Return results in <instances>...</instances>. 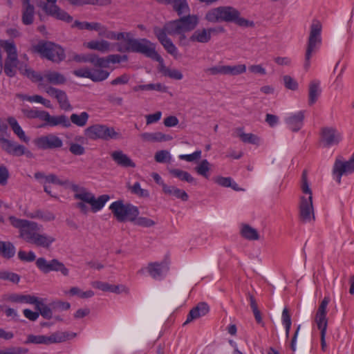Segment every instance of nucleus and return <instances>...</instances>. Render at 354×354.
Returning <instances> with one entry per match:
<instances>
[{"instance_id":"nucleus-1","label":"nucleus","mask_w":354,"mask_h":354,"mask_svg":"<svg viewBox=\"0 0 354 354\" xmlns=\"http://www.w3.org/2000/svg\"><path fill=\"white\" fill-rule=\"evenodd\" d=\"M198 22L199 19L197 15H188L178 19L167 22L163 28H155L154 33L167 53L171 55L174 59H178L180 57V54L176 46L168 37V35L171 36L178 35L179 45L181 46H189V42L192 41L190 37L187 38L185 32L194 30L198 24Z\"/></svg>"},{"instance_id":"nucleus-2","label":"nucleus","mask_w":354,"mask_h":354,"mask_svg":"<svg viewBox=\"0 0 354 354\" xmlns=\"http://www.w3.org/2000/svg\"><path fill=\"white\" fill-rule=\"evenodd\" d=\"M72 188L75 192V198L79 201L76 207L84 214L88 213L89 210L94 213L100 212L111 199L108 194H102L96 197L88 189L77 185H73Z\"/></svg>"},{"instance_id":"nucleus-3","label":"nucleus","mask_w":354,"mask_h":354,"mask_svg":"<svg viewBox=\"0 0 354 354\" xmlns=\"http://www.w3.org/2000/svg\"><path fill=\"white\" fill-rule=\"evenodd\" d=\"M118 33H124L128 35L120 39V41H124L127 44L125 46L118 45V50L120 52L132 51L140 53L151 59L156 57L161 60L160 55L156 50V44L154 43L147 39H133L130 32H118Z\"/></svg>"},{"instance_id":"nucleus-4","label":"nucleus","mask_w":354,"mask_h":354,"mask_svg":"<svg viewBox=\"0 0 354 354\" xmlns=\"http://www.w3.org/2000/svg\"><path fill=\"white\" fill-rule=\"evenodd\" d=\"M24 241L47 248L55 241V238L46 234H41L37 223L24 219Z\"/></svg>"},{"instance_id":"nucleus-5","label":"nucleus","mask_w":354,"mask_h":354,"mask_svg":"<svg viewBox=\"0 0 354 354\" xmlns=\"http://www.w3.org/2000/svg\"><path fill=\"white\" fill-rule=\"evenodd\" d=\"M300 189V216L304 222H310L315 218L313 205V192L305 175L303 176Z\"/></svg>"},{"instance_id":"nucleus-6","label":"nucleus","mask_w":354,"mask_h":354,"mask_svg":"<svg viewBox=\"0 0 354 354\" xmlns=\"http://www.w3.org/2000/svg\"><path fill=\"white\" fill-rule=\"evenodd\" d=\"M322 23L317 19H313L309 24L308 46L306 53V67L309 66L313 53L319 48L322 43Z\"/></svg>"},{"instance_id":"nucleus-7","label":"nucleus","mask_w":354,"mask_h":354,"mask_svg":"<svg viewBox=\"0 0 354 354\" xmlns=\"http://www.w3.org/2000/svg\"><path fill=\"white\" fill-rule=\"evenodd\" d=\"M109 209L116 220L120 222L134 221L139 215L137 207L129 203H124L122 200L111 203Z\"/></svg>"},{"instance_id":"nucleus-8","label":"nucleus","mask_w":354,"mask_h":354,"mask_svg":"<svg viewBox=\"0 0 354 354\" xmlns=\"http://www.w3.org/2000/svg\"><path fill=\"white\" fill-rule=\"evenodd\" d=\"M24 76H26L33 82H37L38 86L40 88H44L45 91L48 87L45 85L46 81L55 85L64 84L66 81L64 75L59 72L51 71H46L44 75H41L30 68H25L24 69Z\"/></svg>"},{"instance_id":"nucleus-9","label":"nucleus","mask_w":354,"mask_h":354,"mask_svg":"<svg viewBox=\"0 0 354 354\" xmlns=\"http://www.w3.org/2000/svg\"><path fill=\"white\" fill-rule=\"evenodd\" d=\"M1 50L7 54L4 72L8 76L12 77L16 73L19 64L16 46L13 42L0 39V55L2 57Z\"/></svg>"},{"instance_id":"nucleus-10","label":"nucleus","mask_w":354,"mask_h":354,"mask_svg":"<svg viewBox=\"0 0 354 354\" xmlns=\"http://www.w3.org/2000/svg\"><path fill=\"white\" fill-rule=\"evenodd\" d=\"M34 50L55 62H59L65 58L64 50L60 46L51 42H39L34 46Z\"/></svg>"},{"instance_id":"nucleus-11","label":"nucleus","mask_w":354,"mask_h":354,"mask_svg":"<svg viewBox=\"0 0 354 354\" xmlns=\"http://www.w3.org/2000/svg\"><path fill=\"white\" fill-rule=\"evenodd\" d=\"M107 68L95 67L91 68L88 67L79 68L73 71V74L78 77L88 78L93 82H102L106 80L110 75V71Z\"/></svg>"},{"instance_id":"nucleus-12","label":"nucleus","mask_w":354,"mask_h":354,"mask_svg":"<svg viewBox=\"0 0 354 354\" xmlns=\"http://www.w3.org/2000/svg\"><path fill=\"white\" fill-rule=\"evenodd\" d=\"M222 19L224 22L234 23L242 27H252L254 22L241 17V13L236 8L231 6H221Z\"/></svg>"},{"instance_id":"nucleus-13","label":"nucleus","mask_w":354,"mask_h":354,"mask_svg":"<svg viewBox=\"0 0 354 354\" xmlns=\"http://www.w3.org/2000/svg\"><path fill=\"white\" fill-rule=\"evenodd\" d=\"M32 117H37L50 127L61 126L64 128L71 127V121L65 115H51L48 112L41 111L32 114Z\"/></svg>"},{"instance_id":"nucleus-14","label":"nucleus","mask_w":354,"mask_h":354,"mask_svg":"<svg viewBox=\"0 0 354 354\" xmlns=\"http://www.w3.org/2000/svg\"><path fill=\"white\" fill-rule=\"evenodd\" d=\"M86 30H95L97 32L99 37L106 38L111 40L119 41L120 39L124 38L128 35L124 33H118V32L110 30L107 27L97 22L86 21Z\"/></svg>"},{"instance_id":"nucleus-15","label":"nucleus","mask_w":354,"mask_h":354,"mask_svg":"<svg viewBox=\"0 0 354 354\" xmlns=\"http://www.w3.org/2000/svg\"><path fill=\"white\" fill-rule=\"evenodd\" d=\"M37 266L43 272L47 273L51 271L60 272L64 276L69 274V270L64 264L57 259L47 261L44 258H39L36 261Z\"/></svg>"},{"instance_id":"nucleus-16","label":"nucleus","mask_w":354,"mask_h":354,"mask_svg":"<svg viewBox=\"0 0 354 354\" xmlns=\"http://www.w3.org/2000/svg\"><path fill=\"white\" fill-rule=\"evenodd\" d=\"M46 1L43 3L42 9L47 15L67 23L73 21L71 16L56 5L57 0H46Z\"/></svg>"},{"instance_id":"nucleus-17","label":"nucleus","mask_w":354,"mask_h":354,"mask_svg":"<svg viewBox=\"0 0 354 354\" xmlns=\"http://www.w3.org/2000/svg\"><path fill=\"white\" fill-rule=\"evenodd\" d=\"M169 263L167 261L161 262H153L142 267L138 273L140 274H149L154 279L162 277L168 270Z\"/></svg>"},{"instance_id":"nucleus-18","label":"nucleus","mask_w":354,"mask_h":354,"mask_svg":"<svg viewBox=\"0 0 354 354\" xmlns=\"http://www.w3.org/2000/svg\"><path fill=\"white\" fill-rule=\"evenodd\" d=\"M85 134L88 138L93 140L113 138L116 136L113 129L97 124L86 129Z\"/></svg>"},{"instance_id":"nucleus-19","label":"nucleus","mask_w":354,"mask_h":354,"mask_svg":"<svg viewBox=\"0 0 354 354\" xmlns=\"http://www.w3.org/2000/svg\"><path fill=\"white\" fill-rule=\"evenodd\" d=\"M354 171V152L351 158L346 162L337 160L333 167V176L337 181L340 182L343 175H348Z\"/></svg>"},{"instance_id":"nucleus-20","label":"nucleus","mask_w":354,"mask_h":354,"mask_svg":"<svg viewBox=\"0 0 354 354\" xmlns=\"http://www.w3.org/2000/svg\"><path fill=\"white\" fill-rule=\"evenodd\" d=\"M342 139V136L336 129L324 127L321 132L320 142L324 147L337 145Z\"/></svg>"},{"instance_id":"nucleus-21","label":"nucleus","mask_w":354,"mask_h":354,"mask_svg":"<svg viewBox=\"0 0 354 354\" xmlns=\"http://www.w3.org/2000/svg\"><path fill=\"white\" fill-rule=\"evenodd\" d=\"M84 48L106 53L114 50L115 45L104 39H92L83 44Z\"/></svg>"},{"instance_id":"nucleus-22","label":"nucleus","mask_w":354,"mask_h":354,"mask_svg":"<svg viewBox=\"0 0 354 354\" xmlns=\"http://www.w3.org/2000/svg\"><path fill=\"white\" fill-rule=\"evenodd\" d=\"M304 112L302 111L288 113L285 116V122L292 131H299L304 125Z\"/></svg>"},{"instance_id":"nucleus-23","label":"nucleus","mask_w":354,"mask_h":354,"mask_svg":"<svg viewBox=\"0 0 354 354\" xmlns=\"http://www.w3.org/2000/svg\"><path fill=\"white\" fill-rule=\"evenodd\" d=\"M46 92L50 96L54 97L57 99L59 104V106L62 110L65 111L72 110V106L68 100L67 95L65 92L52 86L47 87L46 88Z\"/></svg>"},{"instance_id":"nucleus-24","label":"nucleus","mask_w":354,"mask_h":354,"mask_svg":"<svg viewBox=\"0 0 354 354\" xmlns=\"http://www.w3.org/2000/svg\"><path fill=\"white\" fill-rule=\"evenodd\" d=\"M35 142L37 147L41 149L59 148L63 145L62 139L54 134L41 136L37 138Z\"/></svg>"},{"instance_id":"nucleus-25","label":"nucleus","mask_w":354,"mask_h":354,"mask_svg":"<svg viewBox=\"0 0 354 354\" xmlns=\"http://www.w3.org/2000/svg\"><path fill=\"white\" fill-rule=\"evenodd\" d=\"M329 298L324 297L315 315V323L317 328L321 332L326 331L327 319H326V308L329 303Z\"/></svg>"},{"instance_id":"nucleus-26","label":"nucleus","mask_w":354,"mask_h":354,"mask_svg":"<svg viewBox=\"0 0 354 354\" xmlns=\"http://www.w3.org/2000/svg\"><path fill=\"white\" fill-rule=\"evenodd\" d=\"M216 30V28H200L195 30L190 37L192 42H198L205 44L209 42L212 38V34Z\"/></svg>"},{"instance_id":"nucleus-27","label":"nucleus","mask_w":354,"mask_h":354,"mask_svg":"<svg viewBox=\"0 0 354 354\" xmlns=\"http://www.w3.org/2000/svg\"><path fill=\"white\" fill-rule=\"evenodd\" d=\"M35 176L37 179L41 180L42 183H44L45 192L50 194L51 196L55 198H57V196L56 194H52L51 191L49 189V187L46 184L53 183L55 185H66L67 183L66 180H60L55 175L44 176L41 173H37L35 174Z\"/></svg>"},{"instance_id":"nucleus-28","label":"nucleus","mask_w":354,"mask_h":354,"mask_svg":"<svg viewBox=\"0 0 354 354\" xmlns=\"http://www.w3.org/2000/svg\"><path fill=\"white\" fill-rule=\"evenodd\" d=\"M209 311V306L205 302H201L196 306L193 308L189 315H187V320L184 324H187L192 321L198 319L203 316L206 315Z\"/></svg>"},{"instance_id":"nucleus-29","label":"nucleus","mask_w":354,"mask_h":354,"mask_svg":"<svg viewBox=\"0 0 354 354\" xmlns=\"http://www.w3.org/2000/svg\"><path fill=\"white\" fill-rule=\"evenodd\" d=\"M77 333L70 331H56L50 335L47 336V343L48 344H57L74 339Z\"/></svg>"},{"instance_id":"nucleus-30","label":"nucleus","mask_w":354,"mask_h":354,"mask_svg":"<svg viewBox=\"0 0 354 354\" xmlns=\"http://www.w3.org/2000/svg\"><path fill=\"white\" fill-rule=\"evenodd\" d=\"M239 232L241 237L248 241H258L261 238V234L259 231L248 223H242L240 225Z\"/></svg>"},{"instance_id":"nucleus-31","label":"nucleus","mask_w":354,"mask_h":354,"mask_svg":"<svg viewBox=\"0 0 354 354\" xmlns=\"http://www.w3.org/2000/svg\"><path fill=\"white\" fill-rule=\"evenodd\" d=\"M111 158L118 165L123 167H135V162L123 151L120 150L111 153Z\"/></svg>"},{"instance_id":"nucleus-32","label":"nucleus","mask_w":354,"mask_h":354,"mask_svg":"<svg viewBox=\"0 0 354 354\" xmlns=\"http://www.w3.org/2000/svg\"><path fill=\"white\" fill-rule=\"evenodd\" d=\"M127 55H110L106 57H99L98 67L109 68L110 64H118L127 61Z\"/></svg>"},{"instance_id":"nucleus-33","label":"nucleus","mask_w":354,"mask_h":354,"mask_svg":"<svg viewBox=\"0 0 354 354\" xmlns=\"http://www.w3.org/2000/svg\"><path fill=\"white\" fill-rule=\"evenodd\" d=\"M214 182L223 187H230L234 191H243L239 185L231 178L223 176H216L213 178Z\"/></svg>"},{"instance_id":"nucleus-34","label":"nucleus","mask_w":354,"mask_h":354,"mask_svg":"<svg viewBox=\"0 0 354 354\" xmlns=\"http://www.w3.org/2000/svg\"><path fill=\"white\" fill-rule=\"evenodd\" d=\"M322 93L320 82L318 80H313L309 84L308 103L314 104L319 97Z\"/></svg>"},{"instance_id":"nucleus-35","label":"nucleus","mask_w":354,"mask_h":354,"mask_svg":"<svg viewBox=\"0 0 354 354\" xmlns=\"http://www.w3.org/2000/svg\"><path fill=\"white\" fill-rule=\"evenodd\" d=\"M64 294L69 297L77 296L80 299L91 298L95 295L92 290H83L77 286L71 287L69 290H65Z\"/></svg>"},{"instance_id":"nucleus-36","label":"nucleus","mask_w":354,"mask_h":354,"mask_svg":"<svg viewBox=\"0 0 354 354\" xmlns=\"http://www.w3.org/2000/svg\"><path fill=\"white\" fill-rule=\"evenodd\" d=\"M160 3L172 4L174 10L179 15L189 12V7L186 0H160Z\"/></svg>"},{"instance_id":"nucleus-37","label":"nucleus","mask_w":354,"mask_h":354,"mask_svg":"<svg viewBox=\"0 0 354 354\" xmlns=\"http://www.w3.org/2000/svg\"><path fill=\"white\" fill-rule=\"evenodd\" d=\"M163 192L167 195L180 199L182 201H187L189 199L187 193L185 190L179 189L176 186H164Z\"/></svg>"},{"instance_id":"nucleus-38","label":"nucleus","mask_w":354,"mask_h":354,"mask_svg":"<svg viewBox=\"0 0 354 354\" xmlns=\"http://www.w3.org/2000/svg\"><path fill=\"white\" fill-rule=\"evenodd\" d=\"M141 138L147 142H165L171 140V136L161 132L143 133Z\"/></svg>"},{"instance_id":"nucleus-39","label":"nucleus","mask_w":354,"mask_h":354,"mask_svg":"<svg viewBox=\"0 0 354 354\" xmlns=\"http://www.w3.org/2000/svg\"><path fill=\"white\" fill-rule=\"evenodd\" d=\"M73 61L77 63L89 62L95 67H98L99 56L94 53L88 54H75L73 58Z\"/></svg>"},{"instance_id":"nucleus-40","label":"nucleus","mask_w":354,"mask_h":354,"mask_svg":"<svg viewBox=\"0 0 354 354\" xmlns=\"http://www.w3.org/2000/svg\"><path fill=\"white\" fill-rule=\"evenodd\" d=\"M237 136L245 143L256 146L261 145V140L258 136L250 133H245L241 129L237 130Z\"/></svg>"},{"instance_id":"nucleus-41","label":"nucleus","mask_w":354,"mask_h":354,"mask_svg":"<svg viewBox=\"0 0 354 354\" xmlns=\"http://www.w3.org/2000/svg\"><path fill=\"white\" fill-rule=\"evenodd\" d=\"M211 169V163L207 159H203L200 161L194 168V170L198 175L203 176L206 179L209 178Z\"/></svg>"},{"instance_id":"nucleus-42","label":"nucleus","mask_w":354,"mask_h":354,"mask_svg":"<svg viewBox=\"0 0 354 354\" xmlns=\"http://www.w3.org/2000/svg\"><path fill=\"white\" fill-rule=\"evenodd\" d=\"M2 148L9 153L20 156L22 153V147L7 139L0 141Z\"/></svg>"},{"instance_id":"nucleus-43","label":"nucleus","mask_w":354,"mask_h":354,"mask_svg":"<svg viewBox=\"0 0 354 354\" xmlns=\"http://www.w3.org/2000/svg\"><path fill=\"white\" fill-rule=\"evenodd\" d=\"M84 138L82 136H78L75 138L77 142L69 143V151L71 153L75 156H82L85 153V148L82 146Z\"/></svg>"},{"instance_id":"nucleus-44","label":"nucleus","mask_w":354,"mask_h":354,"mask_svg":"<svg viewBox=\"0 0 354 354\" xmlns=\"http://www.w3.org/2000/svg\"><path fill=\"white\" fill-rule=\"evenodd\" d=\"M169 173L176 178H178L182 181H185L189 183H195L196 179L189 172L180 169H170Z\"/></svg>"},{"instance_id":"nucleus-45","label":"nucleus","mask_w":354,"mask_h":354,"mask_svg":"<svg viewBox=\"0 0 354 354\" xmlns=\"http://www.w3.org/2000/svg\"><path fill=\"white\" fill-rule=\"evenodd\" d=\"M205 19L211 23L223 21L221 6L209 10L205 15Z\"/></svg>"},{"instance_id":"nucleus-46","label":"nucleus","mask_w":354,"mask_h":354,"mask_svg":"<svg viewBox=\"0 0 354 354\" xmlns=\"http://www.w3.org/2000/svg\"><path fill=\"white\" fill-rule=\"evenodd\" d=\"M34 7L30 0H24V24H29L32 22Z\"/></svg>"},{"instance_id":"nucleus-47","label":"nucleus","mask_w":354,"mask_h":354,"mask_svg":"<svg viewBox=\"0 0 354 354\" xmlns=\"http://www.w3.org/2000/svg\"><path fill=\"white\" fill-rule=\"evenodd\" d=\"M15 254V247L10 242L0 241V255L10 259Z\"/></svg>"},{"instance_id":"nucleus-48","label":"nucleus","mask_w":354,"mask_h":354,"mask_svg":"<svg viewBox=\"0 0 354 354\" xmlns=\"http://www.w3.org/2000/svg\"><path fill=\"white\" fill-rule=\"evenodd\" d=\"M89 115L86 112H82L80 114L73 113L71 115V124L73 123L77 127H84L88 122Z\"/></svg>"},{"instance_id":"nucleus-49","label":"nucleus","mask_w":354,"mask_h":354,"mask_svg":"<svg viewBox=\"0 0 354 354\" xmlns=\"http://www.w3.org/2000/svg\"><path fill=\"white\" fill-rule=\"evenodd\" d=\"M135 91H139V90H154L160 92H165L167 91V87L161 84V83H156V84H142L139 85L134 88Z\"/></svg>"},{"instance_id":"nucleus-50","label":"nucleus","mask_w":354,"mask_h":354,"mask_svg":"<svg viewBox=\"0 0 354 354\" xmlns=\"http://www.w3.org/2000/svg\"><path fill=\"white\" fill-rule=\"evenodd\" d=\"M247 67L245 64L237 65H227L226 66V75H239L245 73Z\"/></svg>"},{"instance_id":"nucleus-51","label":"nucleus","mask_w":354,"mask_h":354,"mask_svg":"<svg viewBox=\"0 0 354 354\" xmlns=\"http://www.w3.org/2000/svg\"><path fill=\"white\" fill-rule=\"evenodd\" d=\"M201 156L202 151L198 149L189 154H180L178 156V158L180 160H185L188 162H193L199 160L201 158Z\"/></svg>"},{"instance_id":"nucleus-52","label":"nucleus","mask_w":354,"mask_h":354,"mask_svg":"<svg viewBox=\"0 0 354 354\" xmlns=\"http://www.w3.org/2000/svg\"><path fill=\"white\" fill-rule=\"evenodd\" d=\"M283 82L287 89L295 91L299 88L298 82L290 75H284L283 77Z\"/></svg>"},{"instance_id":"nucleus-53","label":"nucleus","mask_w":354,"mask_h":354,"mask_svg":"<svg viewBox=\"0 0 354 354\" xmlns=\"http://www.w3.org/2000/svg\"><path fill=\"white\" fill-rule=\"evenodd\" d=\"M41 315L44 319H50L53 317V310L46 304H44V300L41 302V304L39 307L37 308Z\"/></svg>"},{"instance_id":"nucleus-54","label":"nucleus","mask_w":354,"mask_h":354,"mask_svg":"<svg viewBox=\"0 0 354 354\" xmlns=\"http://www.w3.org/2000/svg\"><path fill=\"white\" fill-rule=\"evenodd\" d=\"M131 192L140 197H148L149 193L147 189H142L140 184L138 182L135 183L133 185L129 187Z\"/></svg>"},{"instance_id":"nucleus-55","label":"nucleus","mask_w":354,"mask_h":354,"mask_svg":"<svg viewBox=\"0 0 354 354\" xmlns=\"http://www.w3.org/2000/svg\"><path fill=\"white\" fill-rule=\"evenodd\" d=\"M42 301L43 299L37 297L35 295H24V303L34 305L35 309L41 306Z\"/></svg>"},{"instance_id":"nucleus-56","label":"nucleus","mask_w":354,"mask_h":354,"mask_svg":"<svg viewBox=\"0 0 354 354\" xmlns=\"http://www.w3.org/2000/svg\"><path fill=\"white\" fill-rule=\"evenodd\" d=\"M27 343L37 344H46L47 343V336L46 335H30L27 337L26 340Z\"/></svg>"},{"instance_id":"nucleus-57","label":"nucleus","mask_w":354,"mask_h":354,"mask_svg":"<svg viewBox=\"0 0 354 354\" xmlns=\"http://www.w3.org/2000/svg\"><path fill=\"white\" fill-rule=\"evenodd\" d=\"M7 121L15 133L17 135L19 138H22V130L17 120L13 117H9Z\"/></svg>"},{"instance_id":"nucleus-58","label":"nucleus","mask_w":354,"mask_h":354,"mask_svg":"<svg viewBox=\"0 0 354 354\" xmlns=\"http://www.w3.org/2000/svg\"><path fill=\"white\" fill-rule=\"evenodd\" d=\"M171 158L170 153L165 150H161L156 152L155 155V160L158 162H169Z\"/></svg>"},{"instance_id":"nucleus-59","label":"nucleus","mask_w":354,"mask_h":354,"mask_svg":"<svg viewBox=\"0 0 354 354\" xmlns=\"http://www.w3.org/2000/svg\"><path fill=\"white\" fill-rule=\"evenodd\" d=\"M91 286L93 288L99 289L102 291L111 292L112 284L109 283L95 281L91 283Z\"/></svg>"},{"instance_id":"nucleus-60","label":"nucleus","mask_w":354,"mask_h":354,"mask_svg":"<svg viewBox=\"0 0 354 354\" xmlns=\"http://www.w3.org/2000/svg\"><path fill=\"white\" fill-rule=\"evenodd\" d=\"M3 301L10 303H21L22 295L15 293L6 294L3 295Z\"/></svg>"},{"instance_id":"nucleus-61","label":"nucleus","mask_w":354,"mask_h":354,"mask_svg":"<svg viewBox=\"0 0 354 354\" xmlns=\"http://www.w3.org/2000/svg\"><path fill=\"white\" fill-rule=\"evenodd\" d=\"M135 224L145 227H149L153 226L155 224V222L151 220V218H146V217H137L136 221H133Z\"/></svg>"},{"instance_id":"nucleus-62","label":"nucleus","mask_w":354,"mask_h":354,"mask_svg":"<svg viewBox=\"0 0 354 354\" xmlns=\"http://www.w3.org/2000/svg\"><path fill=\"white\" fill-rule=\"evenodd\" d=\"M207 71L210 75H218V74L226 75V66L218 65V66H212V67L207 68Z\"/></svg>"},{"instance_id":"nucleus-63","label":"nucleus","mask_w":354,"mask_h":354,"mask_svg":"<svg viewBox=\"0 0 354 354\" xmlns=\"http://www.w3.org/2000/svg\"><path fill=\"white\" fill-rule=\"evenodd\" d=\"M162 117V112L161 111H156L154 113L149 114L146 115V122L147 124H151L153 123H156L158 122Z\"/></svg>"},{"instance_id":"nucleus-64","label":"nucleus","mask_w":354,"mask_h":354,"mask_svg":"<svg viewBox=\"0 0 354 354\" xmlns=\"http://www.w3.org/2000/svg\"><path fill=\"white\" fill-rule=\"evenodd\" d=\"M165 75L176 80H180L183 77V73L179 70L177 69L166 70Z\"/></svg>"}]
</instances>
